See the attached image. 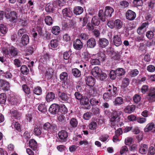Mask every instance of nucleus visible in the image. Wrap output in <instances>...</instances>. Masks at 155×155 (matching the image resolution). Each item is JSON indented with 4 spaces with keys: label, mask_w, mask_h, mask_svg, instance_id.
<instances>
[{
    "label": "nucleus",
    "mask_w": 155,
    "mask_h": 155,
    "mask_svg": "<svg viewBox=\"0 0 155 155\" xmlns=\"http://www.w3.org/2000/svg\"><path fill=\"white\" fill-rule=\"evenodd\" d=\"M97 56L99 61H103L105 60V55L103 53L100 52L97 54Z\"/></svg>",
    "instance_id": "c03bdc74"
},
{
    "label": "nucleus",
    "mask_w": 155,
    "mask_h": 155,
    "mask_svg": "<svg viewBox=\"0 0 155 155\" xmlns=\"http://www.w3.org/2000/svg\"><path fill=\"white\" fill-rule=\"evenodd\" d=\"M148 155H155V148L153 146L149 147Z\"/></svg>",
    "instance_id": "864d4df0"
},
{
    "label": "nucleus",
    "mask_w": 155,
    "mask_h": 155,
    "mask_svg": "<svg viewBox=\"0 0 155 155\" xmlns=\"http://www.w3.org/2000/svg\"><path fill=\"white\" fill-rule=\"evenodd\" d=\"M132 140L133 139L132 137H127L125 140V144L129 145L132 143Z\"/></svg>",
    "instance_id": "052dcab7"
},
{
    "label": "nucleus",
    "mask_w": 155,
    "mask_h": 155,
    "mask_svg": "<svg viewBox=\"0 0 155 155\" xmlns=\"http://www.w3.org/2000/svg\"><path fill=\"white\" fill-rule=\"evenodd\" d=\"M10 113L13 116H18L21 115V113L18 112L17 110L14 109L11 110Z\"/></svg>",
    "instance_id": "de8ad7c7"
},
{
    "label": "nucleus",
    "mask_w": 155,
    "mask_h": 155,
    "mask_svg": "<svg viewBox=\"0 0 155 155\" xmlns=\"http://www.w3.org/2000/svg\"><path fill=\"white\" fill-rule=\"evenodd\" d=\"M125 72L122 68H118L116 70H112L110 73V77L111 79H114L116 76H120L124 75Z\"/></svg>",
    "instance_id": "7ed1b4c3"
},
{
    "label": "nucleus",
    "mask_w": 155,
    "mask_h": 155,
    "mask_svg": "<svg viewBox=\"0 0 155 155\" xmlns=\"http://www.w3.org/2000/svg\"><path fill=\"white\" fill-rule=\"evenodd\" d=\"M133 100L135 103H137L140 101L141 97L139 95L136 94L134 96Z\"/></svg>",
    "instance_id": "6e6d98bb"
},
{
    "label": "nucleus",
    "mask_w": 155,
    "mask_h": 155,
    "mask_svg": "<svg viewBox=\"0 0 155 155\" xmlns=\"http://www.w3.org/2000/svg\"><path fill=\"white\" fill-rule=\"evenodd\" d=\"M29 37L26 34H24L21 38V43L24 46L27 45L29 42Z\"/></svg>",
    "instance_id": "6ab92c4d"
},
{
    "label": "nucleus",
    "mask_w": 155,
    "mask_h": 155,
    "mask_svg": "<svg viewBox=\"0 0 155 155\" xmlns=\"http://www.w3.org/2000/svg\"><path fill=\"white\" fill-rule=\"evenodd\" d=\"M139 74V71L137 69L133 70L130 71V75L132 77H134Z\"/></svg>",
    "instance_id": "bf43d9fd"
},
{
    "label": "nucleus",
    "mask_w": 155,
    "mask_h": 155,
    "mask_svg": "<svg viewBox=\"0 0 155 155\" xmlns=\"http://www.w3.org/2000/svg\"><path fill=\"white\" fill-rule=\"evenodd\" d=\"M135 107L134 105L128 106L124 109V111L127 113H131L133 112L135 110Z\"/></svg>",
    "instance_id": "b1692460"
},
{
    "label": "nucleus",
    "mask_w": 155,
    "mask_h": 155,
    "mask_svg": "<svg viewBox=\"0 0 155 155\" xmlns=\"http://www.w3.org/2000/svg\"><path fill=\"white\" fill-rule=\"evenodd\" d=\"M53 72L51 70H48L46 72L45 76L48 79H51L53 76Z\"/></svg>",
    "instance_id": "4d7b16f0"
},
{
    "label": "nucleus",
    "mask_w": 155,
    "mask_h": 155,
    "mask_svg": "<svg viewBox=\"0 0 155 155\" xmlns=\"http://www.w3.org/2000/svg\"><path fill=\"white\" fill-rule=\"evenodd\" d=\"M148 147V145L141 143L140 146L139 150V153L142 154H146L147 152Z\"/></svg>",
    "instance_id": "f8f14e48"
},
{
    "label": "nucleus",
    "mask_w": 155,
    "mask_h": 155,
    "mask_svg": "<svg viewBox=\"0 0 155 155\" xmlns=\"http://www.w3.org/2000/svg\"><path fill=\"white\" fill-rule=\"evenodd\" d=\"M64 16L71 17L72 15V12L68 8H66L62 10Z\"/></svg>",
    "instance_id": "5701e85b"
},
{
    "label": "nucleus",
    "mask_w": 155,
    "mask_h": 155,
    "mask_svg": "<svg viewBox=\"0 0 155 155\" xmlns=\"http://www.w3.org/2000/svg\"><path fill=\"white\" fill-rule=\"evenodd\" d=\"M13 63L18 68L20 67L22 64L21 61L18 59H15L13 61Z\"/></svg>",
    "instance_id": "603ef678"
},
{
    "label": "nucleus",
    "mask_w": 155,
    "mask_h": 155,
    "mask_svg": "<svg viewBox=\"0 0 155 155\" xmlns=\"http://www.w3.org/2000/svg\"><path fill=\"white\" fill-rule=\"evenodd\" d=\"M155 32V29L154 28L152 31H147L146 33V36L149 39H152L154 36V32Z\"/></svg>",
    "instance_id": "473e14b6"
},
{
    "label": "nucleus",
    "mask_w": 155,
    "mask_h": 155,
    "mask_svg": "<svg viewBox=\"0 0 155 155\" xmlns=\"http://www.w3.org/2000/svg\"><path fill=\"white\" fill-rule=\"evenodd\" d=\"M29 147L33 150H35L37 148V143L36 141L34 139H30L28 142Z\"/></svg>",
    "instance_id": "412c9836"
},
{
    "label": "nucleus",
    "mask_w": 155,
    "mask_h": 155,
    "mask_svg": "<svg viewBox=\"0 0 155 155\" xmlns=\"http://www.w3.org/2000/svg\"><path fill=\"white\" fill-rule=\"evenodd\" d=\"M144 130L145 132H148L151 131L153 133L155 132V124L153 122L148 124L146 126Z\"/></svg>",
    "instance_id": "9d476101"
},
{
    "label": "nucleus",
    "mask_w": 155,
    "mask_h": 155,
    "mask_svg": "<svg viewBox=\"0 0 155 155\" xmlns=\"http://www.w3.org/2000/svg\"><path fill=\"white\" fill-rule=\"evenodd\" d=\"M73 45L75 49L77 50H80L83 47V44L80 39H77L74 41Z\"/></svg>",
    "instance_id": "ddd939ff"
},
{
    "label": "nucleus",
    "mask_w": 155,
    "mask_h": 155,
    "mask_svg": "<svg viewBox=\"0 0 155 155\" xmlns=\"http://www.w3.org/2000/svg\"><path fill=\"white\" fill-rule=\"evenodd\" d=\"M96 45V41L93 38H91L87 41V47L88 48H93Z\"/></svg>",
    "instance_id": "dca6fc26"
},
{
    "label": "nucleus",
    "mask_w": 155,
    "mask_h": 155,
    "mask_svg": "<svg viewBox=\"0 0 155 155\" xmlns=\"http://www.w3.org/2000/svg\"><path fill=\"white\" fill-rule=\"evenodd\" d=\"M128 150V149L127 147L126 146H124L121 148L120 150V153L121 154H123L124 153H126Z\"/></svg>",
    "instance_id": "5fc2aeb1"
},
{
    "label": "nucleus",
    "mask_w": 155,
    "mask_h": 155,
    "mask_svg": "<svg viewBox=\"0 0 155 155\" xmlns=\"http://www.w3.org/2000/svg\"><path fill=\"white\" fill-rule=\"evenodd\" d=\"M51 31L53 34L55 35H58L60 32V28L57 26H53L52 28Z\"/></svg>",
    "instance_id": "7c9ffc66"
},
{
    "label": "nucleus",
    "mask_w": 155,
    "mask_h": 155,
    "mask_svg": "<svg viewBox=\"0 0 155 155\" xmlns=\"http://www.w3.org/2000/svg\"><path fill=\"white\" fill-rule=\"evenodd\" d=\"M91 104L92 106L96 105L99 103V101L94 97L91 98L90 101Z\"/></svg>",
    "instance_id": "09e8293b"
},
{
    "label": "nucleus",
    "mask_w": 155,
    "mask_h": 155,
    "mask_svg": "<svg viewBox=\"0 0 155 155\" xmlns=\"http://www.w3.org/2000/svg\"><path fill=\"white\" fill-rule=\"evenodd\" d=\"M5 14V18L8 19L11 22L15 23L16 22L18 18V14L15 12H10L6 10Z\"/></svg>",
    "instance_id": "f03ea898"
},
{
    "label": "nucleus",
    "mask_w": 155,
    "mask_h": 155,
    "mask_svg": "<svg viewBox=\"0 0 155 155\" xmlns=\"http://www.w3.org/2000/svg\"><path fill=\"white\" fill-rule=\"evenodd\" d=\"M128 120L130 121H133L137 120V121L140 123H144L146 119V118L140 117H127Z\"/></svg>",
    "instance_id": "2eb2a0df"
},
{
    "label": "nucleus",
    "mask_w": 155,
    "mask_h": 155,
    "mask_svg": "<svg viewBox=\"0 0 155 155\" xmlns=\"http://www.w3.org/2000/svg\"><path fill=\"white\" fill-rule=\"evenodd\" d=\"M34 133L37 136L40 135L41 133V131L38 127H35L34 129Z\"/></svg>",
    "instance_id": "680f3d73"
},
{
    "label": "nucleus",
    "mask_w": 155,
    "mask_h": 155,
    "mask_svg": "<svg viewBox=\"0 0 155 155\" xmlns=\"http://www.w3.org/2000/svg\"><path fill=\"white\" fill-rule=\"evenodd\" d=\"M107 77V74L105 73H100V74L99 77H97L98 78L101 80H104L106 79Z\"/></svg>",
    "instance_id": "0e129e2a"
},
{
    "label": "nucleus",
    "mask_w": 155,
    "mask_h": 155,
    "mask_svg": "<svg viewBox=\"0 0 155 155\" xmlns=\"http://www.w3.org/2000/svg\"><path fill=\"white\" fill-rule=\"evenodd\" d=\"M133 3L136 6H139L142 5L143 1L142 0H134Z\"/></svg>",
    "instance_id": "774afa93"
},
{
    "label": "nucleus",
    "mask_w": 155,
    "mask_h": 155,
    "mask_svg": "<svg viewBox=\"0 0 155 155\" xmlns=\"http://www.w3.org/2000/svg\"><path fill=\"white\" fill-rule=\"evenodd\" d=\"M21 73L23 74L27 75L29 72V70L27 66L25 65H22L20 68Z\"/></svg>",
    "instance_id": "cd10ccee"
},
{
    "label": "nucleus",
    "mask_w": 155,
    "mask_h": 155,
    "mask_svg": "<svg viewBox=\"0 0 155 155\" xmlns=\"http://www.w3.org/2000/svg\"><path fill=\"white\" fill-rule=\"evenodd\" d=\"M115 27L117 29L121 28L123 26V23L119 19H117L114 21Z\"/></svg>",
    "instance_id": "c756f323"
},
{
    "label": "nucleus",
    "mask_w": 155,
    "mask_h": 155,
    "mask_svg": "<svg viewBox=\"0 0 155 155\" xmlns=\"http://www.w3.org/2000/svg\"><path fill=\"white\" fill-rule=\"evenodd\" d=\"M124 102L123 99L121 97H117L113 102L114 105L115 106L120 105Z\"/></svg>",
    "instance_id": "393cba45"
},
{
    "label": "nucleus",
    "mask_w": 155,
    "mask_h": 155,
    "mask_svg": "<svg viewBox=\"0 0 155 155\" xmlns=\"http://www.w3.org/2000/svg\"><path fill=\"white\" fill-rule=\"evenodd\" d=\"M70 124L73 127H75L77 126L78 122L76 119L73 118L71 119L70 122Z\"/></svg>",
    "instance_id": "3c124183"
},
{
    "label": "nucleus",
    "mask_w": 155,
    "mask_h": 155,
    "mask_svg": "<svg viewBox=\"0 0 155 155\" xmlns=\"http://www.w3.org/2000/svg\"><path fill=\"white\" fill-rule=\"evenodd\" d=\"M45 21L47 25H50L52 24V19L50 16H47L45 18Z\"/></svg>",
    "instance_id": "58836bf2"
},
{
    "label": "nucleus",
    "mask_w": 155,
    "mask_h": 155,
    "mask_svg": "<svg viewBox=\"0 0 155 155\" xmlns=\"http://www.w3.org/2000/svg\"><path fill=\"white\" fill-rule=\"evenodd\" d=\"M54 9V7L53 4L48 3L46 6L45 10L48 12H51Z\"/></svg>",
    "instance_id": "2f4dec72"
},
{
    "label": "nucleus",
    "mask_w": 155,
    "mask_h": 155,
    "mask_svg": "<svg viewBox=\"0 0 155 155\" xmlns=\"http://www.w3.org/2000/svg\"><path fill=\"white\" fill-rule=\"evenodd\" d=\"M60 97L62 101H68L69 98L66 94L64 93H62L61 94L60 96Z\"/></svg>",
    "instance_id": "37998d69"
},
{
    "label": "nucleus",
    "mask_w": 155,
    "mask_h": 155,
    "mask_svg": "<svg viewBox=\"0 0 155 155\" xmlns=\"http://www.w3.org/2000/svg\"><path fill=\"white\" fill-rule=\"evenodd\" d=\"M149 89L148 86L147 85H144L142 87L141 90V92L143 94H145Z\"/></svg>",
    "instance_id": "338daca9"
},
{
    "label": "nucleus",
    "mask_w": 155,
    "mask_h": 155,
    "mask_svg": "<svg viewBox=\"0 0 155 155\" xmlns=\"http://www.w3.org/2000/svg\"><path fill=\"white\" fill-rule=\"evenodd\" d=\"M101 72V69L98 67H94L91 71L92 74L94 77L97 78L99 77Z\"/></svg>",
    "instance_id": "f3484780"
},
{
    "label": "nucleus",
    "mask_w": 155,
    "mask_h": 155,
    "mask_svg": "<svg viewBox=\"0 0 155 155\" xmlns=\"http://www.w3.org/2000/svg\"><path fill=\"white\" fill-rule=\"evenodd\" d=\"M92 23L95 26H98L100 23V21L99 20L97 17L94 16L91 20Z\"/></svg>",
    "instance_id": "72a5a7b5"
},
{
    "label": "nucleus",
    "mask_w": 155,
    "mask_h": 155,
    "mask_svg": "<svg viewBox=\"0 0 155 155\" xmlns=\"http://www.w3.org/2000/svg\"><path fill=\"white\" fill-rule=\"evenodd\" d=\"M83 12V8L80 6H77L75 7L74 12L76 15H79L81 14Z\"/></svg>",
    "instance_id": "bb28decb"
},
{
    "label": "nucleus",
    "mask_w": 155,
    "mask_h": 155,
    "mask_svg": "<svg viewBox=\"0 0 155 155\" xmlns=\"http://www.w3.org/2000/svg\"><path fill=\"white\" fill-rule=\"evenodd\" d=\"M126 16L127 19L130 21H132L136 18V15L135 12L129 10L126 13Z\"/></svg>",
    "instance_id": "9b49d317"
},
{
    "label": "nucleus",
    "mask_w": 155,
    "mask_h": 155,
    "mask_svg": "<svg viewBox=\"0 0 155 155\" xmlns=\"http://www.w3.org/2000/svg\"><path fill=\"white\" fill-rule=\"evenodd\" d=\"M96 123L95 122H93L92 123L89 124V127L90 129L94 130L96 129Z\"/></svg>",
    "instance_id": "69168bd1"
},
{
    "label": "nucleus",
    "mask_w": 155,
    "mask_h": 155,
    "mask_svg": "<svg viewBox=\"0 0 155 155\" xmlns=\"http://www.w3.org/2000/svg\"><path fill=\"white\" fill-rule=\"evenodd\" d=\"M99 45L100 47L104 48L109 44V42L108 40L105 38H101L99 40Z\"/></svg>",
    "instance_id": "4468645a"
},
{
    "label": "nucleus",
    "mask_w": 155,
    "mask_h": 155,
    "mask_svg": "<svg viewBox=\"0 0 155 155\" xmlns=\"http://www.w3.org/2000/svg\"><path fill=\"white\" fill-rule=\"evenodd\" d=\"M81 57L86 61H88L90 58V55L88 52H84L82 53Z\"/></svg>",
    "instance_id": "a19ab883"
},
{
    "label": "nucleus",
    "mask_w": 155,
    "mask_h": 155,
    "mask_svg": "<svg viewBox=\"0 0 155 155\" xmlns=\"http://www.w3.org/2000/svg\"><path fill=\"white\" fill-rule=\"evenodd\" d=\"M147 98L150 102L155 101V88H151L148 94Z\"/></svg>",
    "instance_id": "6e6552de"
},
{
    "label": "nucleus",
    "mask_w": 155,
    "mask_h": 155,
    "mask_svg": "<svg viewBox=\"0 0 155 155\" xmlns=\"http://www.w3.org/2000/svg\"><path fill=\"white\" fill-rule=\"evenodd\" d=\"M107 90L110 92L111 90V89H109ZM113 97L110 92V93H105L104 94L103 96L104 99L106 101H108L109 99H111Z\"/></svg>",
    "instance_id": "a878e982"
},
{
    "label": "nucleus",
    "mask_w": 155,
    "mask_h": 155,
    "mask_svg": "<svg viewBox=\"0 0 155 155\" xmlns=\"http://www.w3.org/2000/svg\"><path fill=\"white\" fill-rule=\"evenodd\" d=\"M95 79L92 76L87 77L86 84L89 86H93L95 83Z\"/></svg>",
    "instance_id": "aec40b11"
},
{
    "label": "nucleus",
    "mask_w": 155,
    "mask_h": 155,
    "mask_svg": "<svg viewBox=\"0 0 155 155\" xmlns=\"http://www.w3.org/2000/svg\"><path fill=\"white\" fill-rule=\"evenodd\" d=\"M6 96L5 93H2L0 94V103L4 104L6 102Z\"/></svg>",
    "instance_id": "c9c22d12"
},
{
    "label": "nucleus",
    "mask_w": 155,
    "mask_h": 155,
    "mask_svg": "<svg viewBox=\"0 0 155 155\" xmlns=\"http://www.w3.org/2000/svg\"><path fill=\"white\" fill-rule=\"evenodd\" d=\"M51 124L49 123H46L44 125L43 127L44 129L49 131L51 130Z\"/></svg>",
    "instance_id": "13d9d810"
},
{
    "label": "nucleus",
    "mask_w": 155,
    "mask_h": 155,
    "mask_svg": "<svg viewBox=\"0 0 155 155\" xmlns=\"http://www.w3.org/2000/svg\"><path fill=\"white\" fill-rule=\"evenodd\" d=\"M74 95L75 98L80 101L83 97L82 95L78 92H76L74 94Z\"/></svg>",
    "instance_id": "8fccbe9b"
},
{
    "label": "nucleus",
    "mask_w": 155,
    "mask_h": 155,
    "mask_svg": "<svg viewBox=\"0 0 155 155\" xmlns=\"http://www.w3.org/2000/svg\"><path fill=\"white\" fill-rule=\"evenodd\" d=\"M68 74L66 72H64L61 73L60 75V79L63 81H65L68 78Z\"/></svg>",
    "instance_id": "4c0bfd02"
},
{
    "label": "nucleus",
    "mask_w": 155,
    "mask_h": 155,
    "mask_svg": "<svg viewBox=\"0 0 155 155\" xmlns=\"http://www.w3.org/2000/svg\"><path fill=\"white\" fill-rule=\"evenodd\" d=\"M22 88L24 92L27 94H29L31 93L30 88L26 84L22 85Z\"/></svg>",
    "instance_id": "ea45409f"
},
{
    "label": "nucleus",
    "mask_w": 155,
    "mask_h": 155,
    "mask_svg": "<svg viewBox=\"0 0 155 155\" xmlns=\"http://www.w3.org/2000/svg\"><path fill=\"white\" fill-rule=\"evenodd\" d=\"M113 42L117 47H118L122 44L121 35L119 33L117 32L114 34L113 37Z\"/></svg>",
    "instance_id": "423d86ee"
},
{
    "label": "nucleus",
    "mask_w": 155,
    "mask_h": 155,
    "mask_svg": "<svg viewBox=\"0 0 155 155\" xmlns=\"http://www.w3.org/2000/svg\"><path fill=\"white\" fill-rule=\"evenodd\" d=\"M59 110V105L57 104H54L50 106L49 111L51 113L54 115L58 113Z\"/></svg>",
    "instance_id": "1a4fd4ad"
},
{
    "label": "nucleus",
    "mask_w": 155,
    "mask_h": 155,
    "mask_svg": "<svg viewBox=\"0 0 155 155\" xmlns=\"http://www.w3.org/2000/svg\"><path fill=\"white\" fill-rule=\"evenodd\" d=\"M9 55L10 57L15 56L18 53V51L17 49L13 47H10L9 48Z\"/></svg>",
    "instance_id": "a211bd4d"
},
{
    "label": "nucleus",
    "mask_w": 155,
    "mask_h": 155,
    "mask_svg": "<svg viewBox=\"0 0 155 155\" xmlns=\"http://www.w3.org/2000/svg\"><path fill=\"white\" fill-rule=\"evenodd\" d=\"M120 117H111L110 121L111 122L110 126L114 127L116 125L118 127L124 125L123 123L120 121Z\"/></svg>",
    "instance_id": "20e7f679"
},
{
    "label": "nucleus",
    "mask_w": 155,
    "mask_h": 155,
    "mask_svg": "<svg viewBox=\"0 0 155 155\" xmlns=\"http://www.w3.org/2000/svg\"><path fill=\"white\" fill-rule=\"evenodd\" d=\"M114 12V10L110 6H107L105 7L104 13L103 10H101L99 11L98 17L102 21H105L106 17H111Z\"/></svg>",
    "instance_id": "f257e3e1"
},
{
    "label": "nucleus",
    "mask_w": 155,
    "mask_h": 155,
    "mask_svg": "<svg viewBox=\"0 0 155 155\" xmlns=\"http://www.w3.org/2000/svg\"><path fill=\"white\" fill-rule=\"evenodd\" d=\"M50 45L51 46L54 48H56L58 45V41L57 39H53L51 41Z\"/></svg>",
    "instance_id": "49530a36"
},
{
    "label": "nucleus",
    "mask_w": 155,
    "mask_h": 155,
    "mask_svg": "<svg viewBox=\"0 0 155 155\" xmlns=\"http://www.w3.org/2000/svg\"><path fill=\"white\" fill-rule=\"evenodd\" d=\"M38 110L42 113H45L47 110L46 107L44 104H41L38 107Z\"/></svg>",
    "instance_id": "e433bc0d"
},
{
    "label": "nucleus",
    "mask_w": 155,
    "mask_h": 155,
    "mask_svg": "<svg viewBox=\"0 0 155 155\" xmlns=\"http://www.w3.org/2000/svg\"><path fill=\"white\" fill-rule=\"evenodd\" d=\"M26 30L24 28H21L18 30V35L19 37L21 36L22 35L26 33Z\"/></svg>",
    "instance_id": "e2e57ef3"
},
{
    "label": "nucleus",
    "mask_w": 155,
    "mask_h": 155,
    "mask_svg": "<svg viewBox=\"0 0 155 155\" xmlns=\"http://www.w3.org/2000/svg\"><path fill=\"white\" fill-rule=\"evenodd\" d=\"M58 140L61 142H66L68 136V132L65 130H62L58 134Z\"/></svg>",
    "instance_id": "39448f33"
},
{
    "label": "nucleus",
    "mask_w": 155,
    "mask_h": 155,
    "mask_svg": "<svg viewBox=\"0 0 155 155\" xmlns=\"http://www.w3.org/2000/svg\"><path fill=\"white\" fill-rule=\"evenodd\" d=\"M60 110L61 113L62 114H65L68 112L67 108L64 104L61 105Z\"/></svg>",
    "instance_id": "a18cd8bd"
},
{
    "label": "nucleus",
    "mask_w": 155,
    "mask_h": 155,
    "mask_svg": "<svg viewBox=\"0 0 155 155\" xmlns=\"http://www.w3.org/2000/svg\"><path fill=\"white\" fill-rule=\"evenodd\" d=\"M8 30V28L5 25L3 24H0V32L3 35L6 34Z\"/></svg>",
    "instance_id": "c85d7f7f"
},
{
    "label": "nucleus",
    "mask_w": 155,
    "mask_h": 155,
    "mask_svg": "<svg viewBox=\"0 0 155 155\" xmlns=\"http://www.w3.org/2000/svg\"><path fill=\"white\" fill-rule=\"evenodd\" d=\"M72 74L75 77H79L81 75V71L77 68H74L72 70Z\"/></svg>",
    "instance_id": "f704fd0d"
},
{
    "label": "nucleus",
    "mask_w": 155,
    "mask_h": 155,
    "mask_svg": "<svg viewBox=\"0 0 155 155\" xmlns=\"http://www.w3.org/2000/svg\"><path fill=\"white\" fill-rule=\"evenodd\" d=\"M33 92L37 95H39L41 94L42 92L41 88L40 87H37L34 89Z\"/></svg>",
    "instance_id": "79ce46f5"
},
{
    "label": "nucleus",
    "mask_w": 155,
    "mask_h": 155,
    "mask_svg": "<svg viewBox=\"0 0 155 155\" xmlns=\"http://www.w3.org/2000/svg\"><path fill=\"white\" fill-rule=\"evenodd\" d=\"M89 102V99L85 96H84L80 101V104L82 106H86L85 108L87 109H89L91 108V107Z\"/></svg>",
    "instance_id": "0eeeda50"
},
{
    "label": "nucleus",
    "mask_w": 155,
    "mask_h": 155,
    "mask_svg": "<svg viewBox=\"0 0 155 155\" xmlns=\"http://www.w3.org/2000/svg\"><path fill=\"white\" fill-rule=\"evenodd\" d=\"M55 95L54 93L49 92L47 93L46 97V100L47 102L52 101L54 99Z\"/></svg>",
    "instance_id": "4be33fe9"
}]
</instances>
